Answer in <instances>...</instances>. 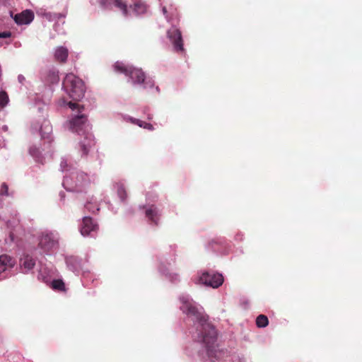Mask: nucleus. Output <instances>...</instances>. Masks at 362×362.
Wrapping results in <instances>:
<instances>
[{
  "label": "nucleus",
  "mask_w": 362,
  "mask_h": 362,
  "mask_svg": "<svg viewBox=\"0 0 362 362\" xmlns=\"http://www.w3.org/2000/svg\"><path fill=\"white\" fill-rule=\"evenodd\" d=\"M180 309L190 317L194 322H197V331L199 332L202 341L204 344L208 358L214 361L222 356L221 351L217 349V332L215 327L208 322V317L202 312V308H199L195 303L189 296H181Z\"/></svg>",
  "instance_id": "f257e3e1"
},
{
  "label": "nucleus",
  "mask_w": 362,
  "mask_h": 362,
  "mask_svg": "<svg viewBox=\"0 0 362 362\" xmlns=\"http://www.w3.org/2000/svg\"><path fill=\"white\" fill-rule=\"evenodd\" d=\"M63 86L69 98L78 101L85 95L86 88L83 81L73 74H68L63 81Z\"/></svg>",
  "instance_id": "f03ea898"
},
{
  "label": "nucleus",
  "mask_w": 362,
  "mask_h": 362,
  "mask_svg": "<svg viewBox=\"0 0 362 362\" xmlns=\"http://www.w3.org/2000/svg\"><path fill=\"white\" fill-rule=\"evenodd\" d=\"M114 69L116 71L128 76L134 84H142L145 82V74L140 69L126 66L118 62L115 64Z\"/></svg>",
  "instance_id": "7ed1b4c3"
},
{
  "label": "nucleus",
  "mask_w": 362,
  "mask_h": 362,
  "mask_svg": "<svg viewBox=\"0 0 362 362\" xmlns=\"http://www.w3.org/2000/svg\"><path fill=\"white\" fill-rule=\"evenodd\" d=\"M69 107L72 110H77L78 115L74 116L69 121V129L73 132H79L83 129V127L87 122V117L84 114H81L83 110V106L78 105L76 103L70 101L68 103Z\"/></svg>",
  "instance_id": "20e7f679"
},
{
  "label": "nucleus",
  "mask_w": 362,
  "mask_h": 362,
  "mask_svg": "<svg viewBox=\"0 0 362 362\" xmlns=\"http://www.w3.org/2000/svg\"><path fill=\"white\" fill-rule=\"evenodd\" d=\"M199 282L215 288L222 285L223 277L221 274L206 272L199 277Z\"/></svg>",
  "instance_id": "39448f33"
},
{
  "label": "nucleus",
  "mask_w": 362,
  "mask_h": 362,
  "mask_svg": "<svg viewBox=\"0 0 362 362\" xmlns=\"http://www.w3.org/2000/svg\"><path fill=\"white\" fill-rule=\"evenodd\" d=\"M167 36L172 42L174 49L177 52H184L183 40L182 37L181 32L175 28H173L168 30Z\"/></svg>",
  "instance_id": "423d86ee"
},
{
  "label": "nucleus",
  "mask_w": 362,
  "mask_h": 362,
  "mask_svg": "<svg viewBox=\"0 0 362 362\" xmlns=\"http://www.w3.org/2000/svg\"><path fill=\"white\" fill-rule=\"evenodd\" d=\"M11 16L13 17L14 21L18 25L29 24L34 19V13L30 10H25L20 13L14 15V16H13V13L11 12Z\"/></svg>",
  "instance_id": "0eeeda50"
},
{
  "label": "nucleus",
  "mask_w": 362,
  "mask_h": 362,
  "mask_svg": "<svg viewBox=\"0 0 362 362\" xmlns=\"http://www.w3.org/2000/svg\"><path fill=\"white\" fill-rule=\"evenodd\" d=\"M98 229V225L93 222L92 218L86 216L83 218L80 231L82 235L87 236L92 231Z\"/></svg>",
  "instance_id": "6e6552de"
},
{
  "label": "nucleus",
  "mask_w": 362,
  "mask_h": 362,
  "mask_svg": "<svg viewBox=\"0 0 362 362\" xmlns=\"http://www.w3.org/2000/svg\"><path fill=\"white\" fill-rule=\"evenodd\" d=\"M56 244L52 234L42 233L39 238L38 245L45 251H49L54 247Z\"/></svg>",
  "instance_id": "1a4fd4ad"
},
{
  "label": "nucleus",
  "mask_w": 362,
  "mask_h": 362,
  "mask_svg": "<svg viewBox=\"0 0 362 362\" xmlns=\"http://www.w3.org/2000/svg\"><path fill=\"white\" fill-rule=\"evenodd\" d=\"M69 56V50L63 46L57 47L54 53V60L60 64L66 62Z\"/></svg>",
  "instance_id": "9d476101"
},
{
  "label": "nucleus",
  "mask_w": 362,
  "mask_h": 362,
  "mask_svg": "<svg viewBox=\"0 0 362 362\" xmlns=\"http://www.w3.org/2000/svg\"><path fill=\"white\" fill-rule=\"evenodd\" d=\"M13 262L12 259L6 255H3L0 256V275L5 272L8 268L12 267Z\"/></svg>",
  "instance_id": "9b49d317"
},
{
  "label": "nucleus",
  "mask_w": 362,
  "mask_h": 362,
  "mask_svg": "<svg viewBox=\"0 0 362 362\" xmlns=\"http://www.w3.org/2000/svg\"><path fill=\"white\" fill-rule=\"evenodd\" d=\"M52 131V125L49 122L44 119L40 129L39 132L42 139H49V134Z\"/></svg>",
  "instance_id": "f8f14e48"
},
{
  "label": "nucleus",
  "mask_w": 362,
  "mask_h": 362,
  "mask_svg": "<svg viewBox=\"0 0 362 362\" xmlns=\"http://www.w3.org/2000/svg\"><path fill=\"white\" fill-rule=\"evenodd\" d=\"M21 265L24 269L29 271L35 265V261L32 257L27 255L21 259Z\"/></svg>",
  "instance_id": "ddd939ff"
},
{
  "label": "nucleus",
  "mask_w": 362,
  "mask_h": 362,
  "mask_svg": "<svg viewBox=\"0 0 362 362\" xmlns=\"http://www.w3.org/2000/svg\"><path fill=\"white\" fill-rule=\"evenodd\" d=\"M158 210L156 207L152 205L151 207L146 210V216L151 221V223L158 224Z\"/></svg>",
  "instance_id": "4468645a"
},
{
  "label": "nucleus",
  "mask_w": 362,
  "mask_h": 362,
  "mask_svg": "<svg viewBox=\"0 0 362 362\" xmlns=\"http://www.w3.org/2000/svg\"><path fill=\"white\" fill-rule=\"evenodd\" d=\"M130 8L136 16H138L146 12L147 6L144 2L136 1L133 5L130 6Z\"/></svg>",
  "instance_id": "2eb2a0df"
},
{
  "label": "nucleus",
  "mask_w": 362,
  "mask_h": 362,
  "mask_svg": "<svg viewBox=\"0 0 362 362\" xmlns=\"http://www.w3.org/2000/svg\"><path fill=\"white\" fill-rule=\"evenodd\" d=\"M113 5L122 11V13L124 17L129 16V11L128 10L127 2L124 0H115Z\"/></svg>",
  "instance_id": "dca6fc26"
},
{
  "label": "nucleus",
  "mask_w": 362,
  "mask_h": 362,
  "mask_svg": "<svg viewBox=\"0 0 362 362\" xmlns=\"http://www.w3.org/2000/svg\"><path fill=\"white\" fill-rule=\"evenodd\" d=\"M162 11L168 21H170L172 18L177 16V9L172 4L170 5L169 8L166 6H163Z\"/></svg>",
  "instance_id": "f3484780"
},
{
  "label": "nucleus",
  "mask_w": 362,
  "mask_h": 362,
  "mask_svg": "<svg viewBox=\"0 0 362 362\" xmlns=\"http://www.w3.org/2000/svg\"><path fill=\"white\" fill-rule=\"evenodd\" d=\"M59 81V71L57 70H49L47 73L46 81L51 84L58 83Z\"/></svg>",
  "instance_id": "a211bd4d"
},
{
  "label": "nucleus",
  "mask_w": 362,
  "mask_h": 362,
  "mask_svg": "<svg viewBox=\"0 0 362 362\" xmlns=\"http://www.w3.org/2000/svg\"><path fill=\"white\" fill-rule=\"evenodd\" d=\"M269 324L268 317L264 315H259L256 318V325L259 328L266 327Z\"/></svg>",
  "instance_id": "6ab92c4d"
},
{
  "label": "nucleus",
  "mask_w": 362,
  "mask_h": 362,
  "mask_svg": "<svg viewBox=\"0 0 362 362\" xmlns=\"http://www.w3.org/2000/svg\"><path fill=\"white\" fill-rule=\"evenodd\" d=\"M52 288L54 290L59 291H65L66 287L64 281L62 279H55L52 282Z\"/></svg>",
  "instance_id": "aec40b11"
},
{
  "label": "nucleus",
  "mask_w": 362,
  "mask_h": 362,
  "mask_svg": "<svg viewBox=\"0 0 362 362\" xmlns=\"http://www.w3.org/2000/svg\"><path fill=\"white\" fill-rule=\"evenodd\" d=\"M117 194L122 202H124L127 197V194L124 186L122 184H117Z\"/></svg>",
  "instance_id": "412c9836"
},
{
  "label": "nucleus",
  "mask_w": 362,
  "mask_h": 362,
  "mask_svg": "<svg viewBox=\"0 0 362 362\" xmlns=\"http://www.w3.org/2000/svg\"><path fill=\"white\" fill-rule=\"evenodd\" d=\"M133 123H134L135 124H137L140 127H143V128L148 129V130H153L154 129V128H153V125L151 124L147 123V122H144V121H141V120H140L139 119H134L133 120Z\"/></svg>",
  "instance_id": "4be33fe9"
},
{
  "label": "nucleus",
  "mask_w": 362,
  "mask_h": 362,
  "mask_svg": "<svg viewBox=\"0 0 362 362\" xmlns=\"http://www.w3.org/2000/svg\"><path fill=\"white\" fill-rule=\"evenodd\" d=\"M76 179L78 180V183L76 185L79 186H82L83 184L89 181L88 175L84 173H78L76 175Z\"/></svg>",
  "instance_id": "5701e85b"
},
{
  "label": "nucleus",
  "mask_w": 362,
  "mask_h": 362,
  "mask_svg": "<svg viewBox=\"0 0 362 362\" xmlns=\"http://www.w3.org/2000/svg\"><path fill=\"white\" fill-rule=\"evenodd\" d=\"M29 153H30V156H32L36 160H40L41 153H40L39 148H37L35 146L30 147L29 149Z\"/></svg>",
  "instance_id": "b1692460"
},
{
  "label": "nucleus",
  "mask_w": 362,
  "mask_h": 362,
  "mask_svg": "<svg viewBox=\"0 0 362 362\" xmlns=\"http://www.w3.org/2000/svg\"><path fill=\"white\" fill-rule=\"evenodd\" d=\"M8 102V96L5 91L0 92V106L4 107Z\"/></svg>",
  "instance_id": "393cba45"
},
{
  "label": "nucleus",
  "mask_w": 362,
  "mask_h": 362,
  "mask_svg": "<svg viewBox=\"0 0 362 362\" xmlns=\"http://www.w3.org/2000/svg\"><path fill=\"white\" fill-rule=\"evenodd\" d=\"M8 187L6 183H3L0 187V196H9Z\"/></svg>",
  "instance_id": "a878e982"
},
{
  "label": "nucleus",
  "mask_w": 362,
  "mask_h": 362,
  "mask_svg": "<svg viewBox=\"0 0 362 362\" xmlns=\"http://www.w3.org/2000/svg\"><path fill=\"white\" fill-rule=\"evenodd\" d=\"M115 0H100V3L104 8H109L113 4Z\"/></svg>",
  "instance_id": "bb28decb"
},
{
  "label": "nucleus",
  "mask_w": 362,
  "mask_h": 362,
  "mask_svg": "<svg viewBox=\"0 0 362 362\" xmlns=\"http://www.w3.org/2000/svg\"><path fill=\"white\" fill-rule=\"evenodd\" d=\"M11 36V33L10 31H4L0 32V38H8Z\"/></svg>",
  "instance_id": "cd10ccee"
},
{
  "label": "nucleus",
  "mask_w": 362,
  "mask_h": 362,
  "mask_svg": "<svg viewBox=\"0 0 362 362\" xmlns=\"http://www.w3.org/2000/svg\"><path fill=\"white\" fill-rule=\"evenodd\" d=\"M81 150L83 151V154L87 155L88 153V148L84 144H82L81 145Z\"/></svg>",
  "instance_id": "c85d7f7f"
},
{
  "label": "nucleus",
  "mask_w": 362,
  "mask_h": 362,
  "mask_svg": "<svg viewBox=\"0 0 362 362\" xmlns=\"http://www.w3.org/2000/svg\"><path fill=\"white\" fill-rule=\"evenodd\" d=\"M86 207L89 210V211H91L92 212H95V210L93 209H91L90 206V204H87L86 205Z\"/></svg>",
  "instance_id": "c756f323"
},
{
  "label": "nucleus",
  "mask_w": 362,
  "mask_h": 362,
  "mask_svg": "<svg viewBox=\"0 0 362 362\" xmlns=\"http://www.w3.org/2000/svg\"><path fill=\"white\" fill-rule=\"evenodd\" d=\"M1 129L3 131L6 132V131H8V128L6 125H4V126H2Z\"/></svg>",
  "instance_id": "7c9ffc66"
},
{
  "label": "nucleus",
  "mask_w": 362,
  "mask_h": 362,
  "mask_svg": "<svg viewBox=\"0 0 362 362\" xmlns=\"http://www.w3.org/2000/svg\"><path fill=\"white\" fill-rule=\"evenodd\" d=\"M61 17H65V14H58L57 18H59Z\"/></svg>",
  "instance_id": "2f4dec72"
},
{
  "label": "nucleus",
  "mask_w": 362,
  "mask_h": 362,
  "mask_svg": "<svg viewBox=\"0 0 362 362\" xmlns=\"http://www.w3.org/2000/svg\"><path fill=\"white\" fill-rule=\"evenodd\" d=\"M33 129L37 130L38 129L37 125H35V126L33 127Z\"/></svg>",
  "instance_id": "473e14b6"
}]
</instances>
